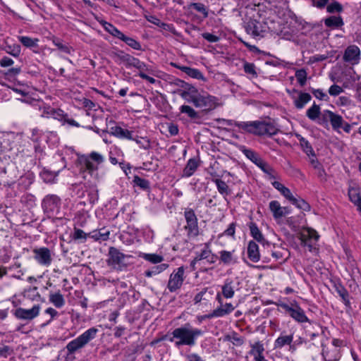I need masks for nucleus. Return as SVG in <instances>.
<instances>
[{
  "label": "nucleus",
  "instance_id": "nucleus-46",
  "mask_svg": "<svg viewBox=\"0 0 361 361\" xmlns=\"http://www.w3.org/2000/svg\"><path fill=\"white\" fill-rule=\"evenodd\" d=\"M133 181L135 185L138 186L139 188H140L142 190L149 189V187H150L149 181L146 179L142 178L138 176H135Z\"/></svg>",
  "mask_w": 361,
  "mask_h": 361
},
{
  "label": "nucleus",
  "instance_id": "nucleus-35",
  "mask_svg": "<svg viewBox=\"0 0 361 361\" xmlns=\"http://www.w3.org/2000/svg\"><path fill=\"white\" fill-rule=\"evenodd\" d=\"M234 250L232 252L226 251V250H221L219 253V259L221 262H223L226 265H228L233 263L235 262V260L233 258V253Z\"/></svg>",
  "mask_w": 361,
  "mask_h": 361
},
{
  "label": "nucleus",
  "instance_id": "nucleus-21",
  "mask_svg": "<svg viewBox=\"0 0 361 361\" xmlns=\"http://www.w3.org/2000/svg\"><path fill=\"white\" fill-rule=\"evenodd\" d=\"M247 257L252 262H258L260 260V253L258 245L253 240H250L247 245Z\"/></svg>",
  "mask_w": 361,
  "mask_h": 361
},
{
  "label": "nucleus",
  "instance_id": "nucleus-59",
  "mask_svg": "<svg viewBox=\"0 0 361 361\" xmlns=\"http://www.w3.org/2000/svg\"><path fill=\"white\" fill-rule=\"evenodd\" d=\"M338 295L341 297L344 305L348 308L350 309L351 303H350V301L349 299V293H348V290L345 289L343 292H342V293L339 294Z\"/></svg>",
  "mask_w": 361,
  "mask_h": 361
},
{
  "label": "nucleus",
  "instance_id": "nucleus-23",
  "mask_svg": "<svg viewBox=\"0 0 361 361\" xmlns=\"http://www.w3.org/2000/svg\"><path fill=\"white\" fill-rule=\"evenodd\" d=\"M109 133L121 139L134 140L132 137V132L123 129L120 126H115L109 128Z\"/></svg>",
  "mask_w": 361,
  "mask_h": 361
},
{
  "label": "nucleus",
  "instance_id": "nucleus-9",
  "mask_svg": "<svg viewBox=\"0 0 361 361\" xmlns=\"http://www.w3.org/2000/svg\"><path fill=\"white\" fill-rule=\"evenodd\" d=\"M61 199L56 195H48L42 200V207L48 216H54L59 212Z\"/></svg>",
  "mask_w": 361,
  "mask_h": 361
},
{
  "label": "nucleus",
  "instance_id": "nucleus-10",
  "mask_svg": "<svg viewBox=\"0 0 361 361\" xmlns=\"http://www.w3.org/2000/svg\"><path fill=\"white\" fill-rule=\"evenodd\" d=\"M245 28L246 32L254 37H262L267 32V26L251 18H246Z\"/></svg>",
  "mask_w": 361,
  "mask_h": 361
},
{
  "label": "nucleus",
  "instance_id": "nucleus-25",
  "mask_svg": "<svg viewBox=\"0 0 361 361\" xmlns=\"http://www.w3.org/2000/svg\"><path fill=\"white\" fill-rule=\"evenodd\" d=\"M180 112L185 114L192 119L195 123H200L201 119L200 114L196 111L193 108L188 105H183L180 107Z\"/></svg>",
  "mask_w": 361,
  "mask_h": 361
},
{
  "label": "nucleus",
  "instance_id": "nucleus-57",
  "mask_svg": "<svg viewBox=\"0 0 361 361\" xmlns=\"http://www.w3.org/2000/svg\"><path fill=\"white\" fill-rule=\"evenodd\" d=\"M343 92V88L341 86L335 85V84L331 85L329 89V94L331 96H334V97L339 95Z\"/></svg>",
  "mask_w": 361,
  "mask_h": 361
},
{
  "label": "nucleus",
  "instance_id": "nucleus-50",
  "mask_svg": "<svg viewBox=\"0 0 361 361\" xmlns=\"http://www.w3.org/2000/svg\"><path fill=\"white\" fill-rule=\"evenodd\" d=\"M293 204L295 205L298 208L302 209L304 211H310V204L300 197H295L294 202H293Z\"/></svg>",
  "mask_w": 361,
  "mask_h": 361
},
{
  "label": "nucleus",
  "instance_id": "nucleus-37",
  "mask_svg": "<svg viewBox=\"0 0 361 361\" xmlns=\"http://www.w3.org/2000/svg\"><path fill=\"white\" fill-rule=\"evenodd\" d=\"M169 267L168 264H161L153 267L152 269L145 271V275L147 277H152L159 274L166 270Z\"/></svg>",
  "mask_w": 361,
  "mask_h": 361
},
{
  "label": "nucleus",
  "instance_id": "nucleus-19",
  "mask_svg": "<svg viewBox=\"0 0 361 361\" xmlns=\"http://www.w3.org/2000/svg\"><path fill=\"white\" fill-rule=\"evenodd\" d=\"M269 207L275 219H281L290 212L288 207H281L280 203L276 200L271 201Z\"/></svg>",
  "mask_w": 361,
  "mask_h": 361
},
{
  "label": "nucleus",
  "instance_id": "nucleus-33",
  "mask_svg": "<svg viewBox=\"0 0 361 361\" xmlns=\"http://www.w3.org/2000/svg\"><path fill=\"white\" fill-rule=\"evenodd\" d=\"M348 196L352 202L357 207V209L361 212V196L357 188H352L348 190Z\"/></svg>",
  "mask_w": 361,
  "mask_h": 361
},
{
  "label": "nucleus",
  "instance_id": "nucleus-31",
  "mask_svg": "<svg viewBox=\"0 0 361 361\" xmlns=\"http://www.w3.org/2000/svg\"><path fill=\"white\" fill-rule=\"evenodd\" d=\"M329 121L334 130H338L343 126L344 123V120L341 115L335 114L332 111V113H328Z\"/></svg>",
  "mask_w": 361,
  "mask_h": 361
},
{
  "label": "nucleus",
  "instance_id": "nucleus-36",
  "mask_svg": "<svg viewBox=\"0 0 361 361\" xmlns=\"http://www.w3.org/2000/svg\"><path fill=\"white\" fill-rule=\"evenodd\" d=\"M225 313L223 310L214 309L211 312L207 314L197 316V319L199 322H202L206 319H211L213 318L221 317V315Z\"/></svg>",
  "mask_w": 361,
  "mask_h": 361
},
{
  "label": "nucleus",
  "instance_id": "nucleus-26",
  "mask_svg": "<svg viewBox=\"0 0 361 361\" xmlns=\"http://www.w3.org/2000/svg\"><path fill=\"white\" fill-rule=\"evenodd\" d=\"M233 281L231 279H226L221 287V293L224 298L226 299L232 298L235 294Z\"/></svg>",
  "mask_w": 361,
  "mask_h": 361
},
{
  "label": "nucleus",
  "instance_id": "nucleus-54",
  "mask_svg": "<svg viewBox=\"0 0 361 361\" xmlns=\"http://www.w3.org/2000/svg\"><path fill=\"white\" fill-rule=\"evenodd\" d=\"M328 113H332L330 110H324L322 113H321V117H319L318 123L323 126H328V121H329V114Z\"/></svg>",
  "mask_w": 361,
  "mask_h": 361
},
{
  "label": "nucleus",
  "instance_id": "nucleus-34",
  "mask_svg": "<svg viewBox=\"0 0 361 361\" xmlns=\"http://www.w3.org/2000/svg\"><path fill=\"white\" fill-rule=\"evenodd\" d=\"M320 115V106L319 105H317L315 102H314L312 105L306 111L307 117L312 121H316L317 118H319Z\"/></svg>",
  "mask_w": 361,
  "mask_h": 361
},
{
  "label": "nucleus",
  "instance_id": "nucleus-64",
  "mask_svg": "<svg viewBox=\"0 0 361 361\" xmlns=\"http://www.w3.org/2000/svg\"><path fill=\"white\" fill-rule=\"evenodd\" d=\"M20 41L23 44V45L28 46V45H36L38 42L37 39H35L34 40L27 37H20Z\"/></svg>",
  "mask_w": 361,
  "mask_h": 361
},
{
  "label": "nucleus",
  "instance_id": "nucleus-39",
  "mask_svg": "<svg viewBox=\"0 0 361 361\" xmlns=\"http://www.w3.org/2000/svg\"><path fill=\"white\" fill-rule=\"evenodd\" d=\"M327 27L336 28L343 25L342 18L340 16H330L324 20Z\"/></svg>",
  "mask_w": 361,
  "mask_h": 361
},
{
  "label": "nucleus",
  "instance_id": "nucleus-52",
  "mask_svg": "<svg viewBox=\"0 0 361 361\" xmlns=\"http://www.w3.org/2000/svg\"><path fill=\"white\" fill-rule=\"evenodd\" d=\"M13 353V349L6 345L0 346V358H7Z\"/></svg>",
  "mask_w": 361,
  "mask_h": 361
},
{
  "label": "nucleus",
  "instance_id": "nucleus-12",
  "mask_svg": "<svg viewBox=\"0 0 361 361\" xmlns=\"http://www.w3.org/2000/svg\"><path fill=\"white\" fill-rule=\"evenodd\" d=\"M33 258L40 265L49 267L52 262L51 250L46 247L35 248L33 250Z\"/></svg>",
  "mask_w": 361,
  "mask_h": 361
},
{
  "label": "nucleus",
  "instance_id": "nucleus-32",
  "mask_svg": "<svg viewBox=\"0 0 361 361\" xmlns=\"http://www.w3.org/2000/svg\"><path fill=\"white\" fill-rule=\"evenodd\" d=\"M250 355L253 356L254 358L264 355L265 350L263 343L261 341H257L250 344Z\"/></svg>",
  "mask_w": 361,
  "mask_h": 361
},
{
  "label": "nucleus",
  "instance_id": "nucleus-56",
  "mask_svg": "<svg viewBox=\"0 0 361 361\" xmlns=\"http://www.w3.org/2000/svg\"><path fill=\"white\" fill-rule=\"evenodd\" d=\"M109 231H106L104 232H102V230L95 233L92 238H94L96 240H102L105 241L109 239Z\"/></svg>",
  "mask_w": 361,
  "mask_h": 361
},
{
  "label": "nucleus",
  "instance_id": "nucleus-53",
  "mask_svg": "<svg viewBox=\"0 0 361 361\" xmlns=\"http://www.w3.org/2000/svg\"><path fill=\"white\" fill-rule=\"evenodd\" d=\"M312 94L318 99L322 101H327L329 99L328 95L324 93L322 90L320 89H310Z\"/></svg>",
  "mask_w": 361,
  "mask_h": 361
},
{
  "label": "nucleus",
  "instance_id": "nucleus-14",
  "mask_svg": "<svg viewBox=\"0 0 361 361\" xmlns=\"http://www.w3.org/2000/svg\"><path fill=\"white\" fill-rule=\"evenodd\" d=\"M40 309L39 304L35 305L31 309L18 307L13 312V315L18 319L32 320L39 315Z\"/></svg>",
  "mask_w": 361,
  "mask_h": 361
},
{
  "label": "nucleus",
  "instance_id": "nucleus-20",
  "mask_svg": "<svg viewBox=\"0 0 361 361\" xmlns=\"http://www.w3.org/2000/svg\"><path fill=\"white\" fill-rule=\"evenodd\" d=\"M360 51L358 47H348L345 51L343 59L345 61L355 63L360 59Z\"/></svg>",
  "mask_w": 361,
  "mask_h": 361
},
{
  "label": "nucleus",
  "instance_id": "nucleus-49",
  "mask_svg": "<svg viewBox=\"0 0 361 361\" xmlns=\"http://www.w3.org/2000/svg\"><path fill=\"white\" fill-rule=\"evenodd\" d=\"M190 8L195 9L197 12L201 13L204 18L208 17V11L206 6L202 3H191Z\"/></svg>",
  "mask_w": 361,
  "mask_h": 361
},
{
  "label": "nucleus",
  "instance_id": "nucleus-5",
  "mask_svg": "<svg viewBox=\"0 0 361 361\" xmlns=\"http://www.w3.org/2000/svg\"><path fill=\"white\" fill-rule=\"evenodd\" d=\"M111 58L118 63H123L126 68L134 67L139 71L142 70H147V65L140 61L138 59L125 53L121 50H115L111 53Z\"/></svg>",
  "mask_w": 361,
  "mask_h": 361
},
{
  "label": "nucleus",
  "instance_id": "nucleus-63",
  "mask_svg": "<svg viewBox=\"0 0 361 361\" xmlns=\"http://www.w3.org/2000/svg\"><path fill=\"white\" fill-rule=\"evenodd\" d=\"M56 109L52 108L49 106H44L42 108V116L45 118H52V114Z\"/></svg>",
  "mask_w": 361,
  "mask_h": 361
},
{
  "label": "nucleus",
  "instance_id": "nucleus-13",
  "mask_svg": "<svg viewBox=\"0 0 361 361\" xmlns=\"http://www.w3.org/2000/svg\"><path fill=\"white\" fill-rule=\"evenodd\" d=\"M287 92L292 96L293 104L298 109H303L312 99V96L309 93L302 92L295 89L287 90Z\"/></svg>",
  "mask_w": 361,
  "mask_h": 361
},
{
  "label": "nucleus",
  "instance_id": "nucleus-45",
  "mask_svg": "<svg viewBox=\"0 0 361 361\" xmlns=\"http://www.w3.org/2000/svg\"><path fill=\"white\" fill-rule=\"evenodd\" d=\"M301 147H302L304 152L308 155V156H312L315 157V153L310 144V142L305 140L304 137H300L299 139Z\"/></svg>",
  "mask_w": 361,
  "mask_h": 361
},
{
  "label": "nucleus",
  "instance_id": "nucleus-2",
  "mask_svg": "<svg viewBox=\"0 0 361 361\" xmlns=\"http://www.w3.org/2000/svg\"><path fill=\"white\" fill-rule=\"evenodd\" d=\"M203 334L204 331L202 329L194 328L188 322L173 329L169 341L174 343L177 348L183 345L193 347L196 345L197 338Z\"/></svg>",
  "mask_w": 361,
  "mask_h": 361
},
{
  "label": "nucleus",
  "instance_id": "nucleus-51",
  "mask_svg": "<svg viewBox=\"0 0 361 361\" xmlns=\"http://www.w3.org/2000/svg\"><path fill=\"white\" fill-rule=\"evenodd\" d=\"M326 10L329 13H340L343 11V6L340 3L334 1L327 6Z\"/></svg>",
  "mask_w": 361,
  "mask_h": 361
},
{
  "label": "nucleus",
  "instance_id": "nucleus-62",
  "mask_svg": "<svg viewBox=\"0 0 361 361\" xmlns=\"http://www.w3.org/2000/svg\"><path fill=\"white\" fill-rule=\"evenodd\" d=\"M20 47H5V51L12 56L17 57L20 53Z\"/></svg>",
  "mask_w": 361,
  "mask_h": 361
},
{
  "label": "nucleus",
  "instance_id": "nucleus-24",
  "mask_svg": "<svg viewBox=\"0 0 361 361\" xmlns=\"http://www.w3.org/2000/svg\"><path fill=\"white\" fill-rule=\"evenodd\" d=\"M175 66L176 68H178V69H180L181 71H183V73H185V74H187L190 78L197 79V80H205L203 74L198 69L192 68H190L188 66Z\"/></svg>",
  "mask_w": 361,
  "mask_h": 361
},
{
  "label": "nucleus",
  "instance_id": "nucleus-61",
  "mask_svg": "<svg viewBox=\"0 0 361 361\" xmlns=\"http://www.w3.org/2000/svg\"><path fill=\"white\" fill-rule=\"evenodd\" d=\"M244 71L247 74L252 75L253 76L257 75V72L255 71V66L253 63H245L244 64Z\"/></svg>",
  "mask_w": 361,
  "mask_h": 361
},
{
  "label": "nucleus",
  "instance_id": "nucleus-30",
  "mask_svg": "<svg viewBox=\"0 0 361 361\" xmlns=\"http://www.w3.org/2000/svg\"><path fill=\"white\" fill-rule=\"evenodd\" d=\"M49 300L56 308H61L65 305L63 295L59 290L56 293H51L49 295Z\"/></svg>",
  "mask_w": 361,
  "mask_h": 361
},
{
  "label": "nucleus",
  "instance_id": "nucleus-29",
  "mask_svg": "<svg viewBox=\"0 0 361 361\" xmlns=\"http://www.w3.org/2000/svg\"><path fill=\"white\" fill-rule=\"evenodd\" d=\"M249 228H250V235H252V237L255 240H257L258 243L264 244V243L266 242V240H265L263 234L259 229L257 225L254 222H251L249 225Z\"/></svg>",
  "mask_w": 361,
  "mask_h": 361
},
{
  "label": "nucleus",
  "instance_id": "nucleus-6",
  "mask_svg": "<svg viewBox=\"0 0 361 361\" xmlns=\"http://www.w3.org/2000/svg\"><path fill=\"white\" fill-rule=\"evenodd\" d=\"M276 305L281 307L286 313L298 323L310 322L309 319L305 315V311L300 307L297 302L294 301L290 305L279 302H276Z\"/></svg>",
  "mask_w": 361,
  "mask_h": 361
},
{
  "label": "nucleus",
  "instance_id": "nucleus-28",
  "mask_svg": "<svg viewBox=\"0 0 361 361\" xmlns=\"http://www.w3.org/2000/svg\"><path fill=\"white\" fill-rule=\"evenodd\" d=\"M199 166L198 161L195 158L190 159L183 171V176L190 177L197 170Z\"/></svg>",
  "mask_w": 361,
  "mask_h": 361
},
{
  "label": "nucleus",
  "instance_id": "nucleus-11",
  "mask_svg": "<svg viewBox=\"0 0 361 361\" xmlns=\"http://www.w3.org/2000/svg\"><path fill=\"white\" fill-rule=\"evenodd\" d=\"M79 160L86 170L92 172L98 169L97 165L93 164L92 161L96 162L97 164H100L104 161V159L103 156L98 152H92L88 156H81Z\"/></svg>",
  "mask_w": 361,
  "mask_h": 361
},
{
  "label": "nucleus",
  "instance_id": "nucleus-40",
  "mask_svg": "<svg viewBox=\"0 0 361 361\" xmlns=\"http://www.w3.org/2000/svg\"><path fill=\"white\" fill-rule=\"evenodd\" d=\"M58 173L59 171L54 172L47 169H44L41 172L40 176L44 182L50 183L54 182V180L57 177Z\"/></svg>",
  "mask_w": 361,
  "mask_h": 361
},
{
  "label": "nucleus",
  "instance_id": "nucleus-18",
  "mask_svg": "<svg viewBox=\"0 0 361 361\" xmlns=\"http://www.w3.org/2000/svg\"><path fill=\"white\" fill-rule=\"evenodd\" d=\"M293 341V334H286L285 331L282 332L280 336L275 340L274 347L275 349H281L285 345H289L290 349H295V343L292 345Z\"/></svg>",
  "mask_w": 361,
  "mask_h": 361
},
{
  "label": "nucleus",
  "instance_id": "nucleus-58",
  "mask_svg": "<svg viewBox=\"0 0 361 361\" xmlns=\"http://www.w3.org/2000/svg\"><path fill=\"white\" fill-rule=\"evenodd\" d=\"M208 255H209V250L207 248H204L200 252L196 253L195 259H196V261L200 262L203 259H206V258L208 257Z\"/></svg>",
  "mask_w": 361,
  "mask_h": 361
},
{
  "label": "nucleus",
  "instance_id": "nucleus-3",
  "mask_svg": "<svg viewBox=\"0 0 361 361\" xmlns=\"http://www.w3.org/2000/svg\"><path fill=\"white\" fill-rule=\"evenodd\" d=\"M234 126L243 131L256 135L272 136L276 135L279 130L276 123L270 118L254 121H235Z\"/></svg>",
  "mask_w": 361,
  "mask_h": 361
},
{
  "label": "nucleus",
  "instance_id": "nucleus-22",
  "mask_svg": "<svg viewBox=\"0 0 361 361\" xmlns=\"http://www.w3.org/2000/svg\"><path fill=\"white\" fill-rule=\"evenodd\" d=\"M223 298L224 296L222 295V293H217L216 295V300L218 302L219 305L216 309L223 310L225 312L221 315V317L230 314L235 308V307L231 302L224 304Z\"/></svg>",
  "mask_w": 361,
  "mask_h": 361
},
{
  "label": "nucleus",
  "instance_id": "nucleus-17",
  "mask_svg": "<svg viewBox=\"0 0 361 361\" xmlns=\"http://www.w3.org/2000/svg\"><path fill=\"white\" fill-rule=\"evenodd\" d=\"M103 27L106 32L111 34L113 37H116L127 45H135L137 44L136 41L130 37L126 36L125 34L118 30L113 25L109 23L104 22Z\"/></svg>",
  "mask_w": 361,
  "mask_h": 361
},
{
  "label": "nucleus",
  "instance_id": "nucleus-4",
  "mask_svg": "<svg viewBox=\"0 0 361 361\" xmlns=\"http://www.w3.org/2000/svg\"><path fill=\"white\" fill-rule=\"evenodd\" d=\"M99 329L97 328L91 327L76 338L70 341L66 346L68 355H72L83 348L87 344L96 338Z\"/></svg>",
  "mask_w": 361,
  "mask_h": 361
},
{
  "label": "nucleus",
  "instance_id": "nucleus-55",
  "mask_svg": "<svg viewBox=\"0 0 361 361\" xmlns=\"http://www.w3.org/2000/svg\"><path fill=\"white\" fill-rule=\"evenodd\" d=\"M333 52H327L325 54H315L311 57V61L313 62L322 61L328 58L333 57Z\"/></svg>",
  "mask_w": 361,
  "mask_h": 361
},
{
  "label": "nucleus",
  "instance_id": "nucleus-15",
  "mask_svg": "<svg viewBox=\"0 0 361 361\" xmlns=\"http://www.w3.org/2000/svg\"><path fill=\"white\" fill-rule=\"evenodd\" d=\"M299 235L301 245L309 247L310 250L312 247V243L317 242L319 238L318 233L311 228H303Z\"/></svg>",
  "mask_w": 361,
  "mask_h": 361
},
{
  "label": "nucleus",
  "instance_id": "nucleus-16",
  "mask_svg": "<svg viewBox=\"0 0 361 361\" xmlns=\"http://www.w3.org/2000/svg\"><path fill=\"white\" fill-rule=\"evenodd\" d=\"M125 255L121 252L117 248L111 247L109 251L108 264L115 269H121L125 265Z\"/></svg>",
  "mask_w": 361,
  "mask_h": 361
},
{
  "label": "nucleus",
  "instance_id": "nucleus-8",
  "mask_svg": "<svg viewBox=\"0 0 361 361\" xmlns=\"http://www.w3.org/2000/svg\"><path fill=\"white\" fill-rule=\"evenodd\" d=\"M185 268L181 266L170 274L169 281L167 283V289L171 293H175L180 290L185 280Z\"/></svg>",
  "mask_w": 361,
  "mask_h": 361
},
{
  "label": "nucleus",
  "instance_id": "nucleus-43",
  "mask_svg": "<svg viewBox=\"0 0 361 361\" xmlns=\"http://www.w3.org/2000/svg\"><path fill=\"white\" fill-rule=\"evenodd\" d=\"M142 257L153 264H158L161 263L164 260V257L157 254H147L144 253L142 255Z\"/></svg>",
  "mask_w": 361,
  "mask_h": 361
},
{
  "label": "nucleus",
  "instance_id": "nucleus-47",
  "mask_svg": "<svg viewBox=\"0 0 361 361\" xmlns=\"http://www.w3.org/2000/svg\"><path fill=\"white\" fill-rule=\"evenodd\" d=\"M24 296L32 300H35L36 298H39L40 295L37 292V287H30L25 289L23 292Z\"/></svg>",
  "mask_w": 361,
  "mask_h": 361
},
{
  "label": "nucleus",
  "instance_id": "nucleus-44",
  "mask_svg": "<svg viewBox=\"0 0 361 361\" xmlns=\"http://www.w3.org/2000/svg\"><path fill=\"white\" fill-rule=\"evenodd\" d=\"M218 191L223 195H228L229 194L228 186L225 181L221 179L214 180Z\"/></svg>",
  "mask_w": 361,
  "mask_h": 361
},
{
  "label": "nucleus",
  "instance_id": "nucleus-1",
  "mask_svg": "<svg viewBox=\"0 0 361 361\" xmlns=\"http://www.w3.org/2000/svg\"><path fill=\"white\" fill-rule=\"evenodd\" d=\"M180 86L183 88L177 91L178 94L186 102L193 104L197 108L211 110L217 104L216 97L204 91H199L194 86L180 80Z\"/></svg>",
  "mask_w": 361,
  "mask_h": 361
},
{
  "label": "nucleus",
  "instance_id": "nucleus-38",
  "mask_svg": "<svg viewBox=\"0 0 361 361\" xmlns=\"http://www.w3.org/2000/svg\"><path fill=\"white\" fill-rule=\"evenodd\" d=\"M243 153L245 155V157L252 161L256 165L262 164V159L259 157L257 153L255 151L250 149H244L242 150Z\"/></svg>",
  "mask_w": 361,
  "mask_h": 361
},
{
  "label": "nucleus",
  "instance_id": "nucleus-41",
  "mask_svg": "<svg viewBox=\"0 0 361 361\" xmlns=\"http://www.w3.org/2000/svg\"><path fill=\"white\" fill-rule=\"evenodd\" d=\"M226 341L231 342L233 345L240 346L244 343L243 338L239 336L235 332L226 335L224 338Z\"/></svg>",
  "mask_w": 361,
  "mask_h": 361
},
{
  "label": "nucleus",
  "instance_id": "nucleus-27",
  "mask_svg": "<svg viewBox=\"0 0 361 361\" xmlns=\"http://www.w3.org/2000/svg\"><path fill=\"white\" fill-rule=\"evenodd\" d=\"M322 356L325 361H338L341 357L340 351L336 348L322 350Z\"/></svg>",
  "mask_w": 361,
  "mask_h": 361
},
{
  "label": "nucleus",
  "instance_id": "nucleus-42",
  "mask_svg": "<svg viewBox=\"0 0 361 361\" xmlns=\"http://www.w3.org/2000/svg\"><path fill=\"white\" fill-rule=\"evenodd\" d=\"M87 237V234L85 233L82 229L74 228V232L71 234V238L75 241H80L84 243Z\"/></svg>",
  "mask_w": 361,
  "mask_h": 361
},
{
  "label": "nucleus",
  "instance_id": "nucleus-60",
  "mask_svg": "<svg viewBox=\"0 0 361 361\" xmlns=\"http://www.w3.org/2000/svg\"><path fill=\"white\" fill-rule=\"evenodd\" d=\"M67 117V114H64L63 111L60 109H56L52 114V118L58 121H62Z\"/></svg>",
  "mask_w": 361,
  "mask_h": 361
},
{
  "label": "nucleus",
  "instance_id": "nucleus-7",
  "mask_svg": "<svg viewBox=\"0 0 361 361\" xmlns=\"http://www.w3.org/2000/svg\"><path fill=\"white\" fill-rule=\"evenodd\" d=\"M184 217L186 225L184 228L187 231L189 238H195L199 235L198 220L195 211L192 209L187 208L184 211Z\"/></svg>",
  "mask_w": 361,
  "mask_h": 361
},
{
  "label": "nucleus",
  "instance_id": "nucleus-48",
  "mask_svg": "<svg viewBox=\"0 0 361 361\" xmlns=\"http://www.w3.org/2000/svg\"><path fill=\"white\" fill-rule=\"evenodd\" d=\"M295 78L300 86L303 87L307 81V72L305 69H299L295 72Z\"/></svg>",
  "mask_w": 361,
  "mask_h": 361
}]
</instances>
